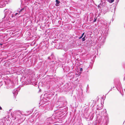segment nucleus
Masks as SVG:
<instances>
[{"instance_id":"obj_9","label":"nucleus","mask_w":125,"mask_h":125,"mask_svg":"<svg viewBox=\"0 0 125 125\" xmlns=\"http://www.w3.org/2000/svg\"><path fill=\"white\" fill-rule=\"evenodd\" d=\"M2 109V108L0 107V110H1Z\"/></svg>"},{"instance_id":"obj_4","label":"nucleus","mask_w":125,"mask_h":125,"mask_svg":"<svg viewBox=\"0 0 125 125\" xmlns=\"http://www.w3.org/2000/svg\"><path fill=\"white\" fill-rule=\"evenodd\" d=\"M80 70L81 71H82L83 70V69L82 68H80Z\"/></svg>"},{"instance_id":"obj_8","label":"nucleus","mask_w":125,"mask_h":125,"mask_svg":"<svg viewBox=\"0 0 125 125\" xmlns=\"http://www.w3.org/2000/svg\"><path fill=\"white\" fill-rule=\"evenodd\" d=\"M22 11V10H19V13H20L21 12V11Z\"/></svg>"},{"instance_id":"obj_11","label":"nucleus","mask_w":125,"mask_h":125,"mask_svg":"<svg viewBox=\"0 0 125 125\" xmlns=\"http://www.w3.org/2000/svg\"><path fill=\"white\" fill-rule=\"evenodd\" d=\"M23 9H24V8H23L22 9H21V10H22Z\"/></svg>"},{"instance_id":"obj_5","label":"nucleus","mask_w":125,"mask_h":125,"mask_svg":"<svg viewBox=\"0 0 125 125\" xmlns=\"http://www.w3.org/2000/svg\"><path fill=\"white\" fill-rule=\"evenodd\" d=\"M83 36H81L79 38V39H81V38H82V37H83Z\"/></svg>"},{"instance_id":"obj_6","label":"nucleus","mask_w":125,"mask_h":125,"mask_svg":"<svg viewBox=\"0 0 125 125\" xmlns=\"http://www.w3.org/2000/svg\"><path fill=\"white\" fill-rule=\"evenodd\" d=\"M96 19H95L94 20V22H95L96 21Z\"/></svg>"},{"instance_id":"obj_2","label":"nucleus","mask_w":125,"mask_h":125,"mask_svg":"<svg viewBox=\"0 0 125 125\" xmlns=\"http://www.w3.org/2000/svg\"><path fill=\"white\" fill-rule=\"evenodd\" d=\"M114 0H108V1L110 3H111L114 1Z\"/></svg>"},{"instance_id":"obj_3","label":"nucleus","mask_w":125,"mask_h":125,"mask_svg":"<svg viewBox=\"0 0 125 125\" xmlns=\"http://www.w3.org/2000/svg\"><path fill=\"white\" fill-rule=\"evenodd\" d=\"M82 41H84L85 40V37H84L82 39Z\"/></svg>"},{"instance_id":"obj_12","label":"nucleus","mask_w":125,"mask_h":125,"mask_svg":"<svg viewBox=\"0 0 125 125\" xmlns=\"http://www.w3.org/2000/svg\"><path fill=\"white\" fill-rule=\"evenodd\" d=\"M1 44V45L2 44Z\"/></svg>"},{"instance_id":"obj_1","label":"nucleus","mask_w":125,"mask_h":125,"mask_svg":"<svg viewBox=\"0 0 125 125\" xmlns=\"http://www.w3.org/2000/svg\"><path fill=\"white\" fill-rule=\"evenodd\" d=\"M56 6H58V5L59 4L60 2L58 0H56Z\"/></svg>"},{"instance_id":"obj_7","label":"nucleus","mask_w":125,"mask_h":125,"mask_svg":"<svg viewBox=\"0 0 125 125\" xmlns=\"http://www.w3.org/2000/svg\"><path fill=\"white\" fill-rule=\"evenodd\" d=\"M84 33H83L82 34V36H83L84 35Z\"/></svg>"},{"instance_id":"obj_10","label":"nucleus","mask_w":125,"mask_h":125,"mask_svg":"<svg viewBox=\"0 0 125 125\" xmlns=\"http://www.w3.org/2000/svg\"><path fill=\"white\" fill-rule=\"evenodd\" d=\"M18 14V13H15V16H16V15L17 14Z\"/></svg>"}]
</instances>
